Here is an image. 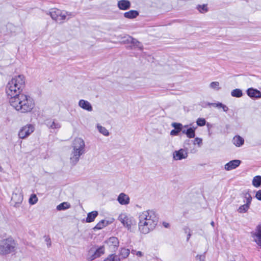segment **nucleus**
Instances as JSON below:
<instances>
[{
	"label": "nucleus",
	"instance_id": "obj_1",
	"mask_svg": "<svg viewBox=\"0 0 261 261\" xmlns=\"http://www.w3.org/2000/svg\"><path fill=\"white\" fill-rule=\"evenodd\" d=\"M138 220L139 230L142 233L147 234L154 229L158 224V218L155 211L148 210L139 214Z\"/></svg>",
	"mask_w": 261,
	"mask_h": 261
},
{
	"label": "nucleus",
	"instance_id": "obj_2",
	"mask_svg": "<svg viewBox=\"0 0 261 261\" xmlns=\"http://www.w3.org/2000/svg\"><path fill=\"white\" fill-rule=\"evenodd\" d=\"M10 105L22 113L31 112L35 107L34 99L30 95L21 93L9 99Z\"/></svg>",
	"mask_w": 261,
	"mask_h": 261
},
{
	"label": "nucleus",
	"instance_id": "obj_3",
	"mask_svg": "<svg viewBox=\"0 0 261 261\" xmlns=\"http://www.w3.org/2000/svg\"><path fill=\"white\" fill-rule=\"evenodd\" d=\"M25 77L23 74L14 76L6 86V92L9 99L21 94L25 86Z\"/></svg>",
	"mask_w": 261,
	"mask_h": 261
},
{
	"label": "nucleus",
	"instance_id": "obj_4",
	"mask_svg": "<svg viewBox=\"0 0 261 261\" xmlns=\"http://www.w3.org/2000/svg\"><path fill=\"white\" fill-rule=\"evenodd\" d=\"M85 143L80 137L75 138L71 145L72 150L70 154V163L75 165L79 161L81 156L85 153Z\"/></svg>",
	"mask_w": 261,
	"mask_h": 261
},
{
	"label": "nucleus",
	"instance_id": "obj_5",
	"mask_svg": "<svg viewBox=\"0 0 261 261\" xmlns=\"http://www.w3.org/2000/svg\"><path fill=\"white\" fill-rule=\"evenodd\" d=\"M53 20L58 23H63L74 16L72 13L57 8H52L47 13Z\"/></svg>",
	"mask_w": 261,
	"mask_h": 261
},
{
	"label": "nucleus",
	"instance_id": "obj_6",
	"mask_svg": "<svg viewBox=\"0 0 261 261\" xmlns=\"http://www.w3.org/2000/svg\"><path fill=\"white\" fill-rule=\"evenodd\" d=\"M17 248V243L12 238L0 240V254L6 255L14 252Z\"/></svg>",
	"mask_w": 261,
	"mask_h": 261
},
{
	"label": "nucleus",
	"instance_id": "obj_7",
	"mask_svg": "<svg viewBox=\"0 0 261 261\" xmlns=\"http://www.w3.org/2000/svg\"><path fill=\"white\" fill-rule=\"evenodd\" d=\"M118 220L121 222L123 225L130 229L132 226L136 224V221L134 218L126 213H121L118 217Z\"/></svg>",
	"mask_w": 261,
	"mask_h": 261
},
{
	"label": "nucleus",
	"instance_id": "obj_8",
	"mask_svg": "<svg viewBox=\"0 0 261 261\" xmlns=\"http://www.w3.org/2000/svg\"><path fill=\"white\" fill-rule=\"evenodd\" d=\"M23 196L22 190L19 188H15L12 193L11 200L14 203V206L18 207L22 203Z\"/></svg>",
	"mask_w": 261,
	"mask_h": 261
},
{
	"label": "nucleus",
	"instance_id": "obj_9",
	"mask_svg": "<svg viewBox=\"0 0 261 261\" xmlns=\"http://www.w3.org/2000/svg\"><path fill=\"white\" fill-rule=\"evenodd\" d=\"M35 129L34 126L31 124H28L22 126L18 132L19 138L23 139L28 137Z\"/></svg>",
	"mask_w": 261,
	"mask_h": 261
},
{
	"label": "nucleus",
	"instance_id": "obj_10",
	"mask_svg": "<svg viewBox=\"0 0 261 261\" xmlns=\"http://www.w3.org/2000/svg\"><path fill=\"white\" fill-rule=\"evenodd\" d=\"M188 156V150L184 148H180L179 150H175L173 152V159L175 161H180L186 159Z\"/></svg>",
	"mask_w": 261,
	"mask_h": 261
},
{
	"label": "nucleus",
	"instance_id": "obj_11",
	"mask_svg": "<svg viewBox=\"0 0 261 261\" xmlns=\"http://www.w3.org/2000/svg\"><path fill=\"white\" fill-rule=\"evenodd\" d=\"M251 237L253 241L261 247V223L258 225L255 230L251 232Z\"/></svg>",
	"mask_w": 261,
	"mask_h": 261
},
{
	"label": "nucleus",
	"instance_id": "obj_12",
	"mask_svg": "<svg viewBox=\"0 0 261 261\" xmlns=\"http://www.w3.org/2000/svg\"><path fill=\"white\" fill-rule=\"evenodd\" d=\"M105 253V248L103 246H100L97 248L95 251L90 250L89 252V258L90 260H93L97 257H100Z\"/></svg>",
	"mask_w": 261,
	"mask_h": 261
},
{
	"label": "nucleus",
	"instance_id": "obj_13",
	"mask_svg": "<svg viewBox=\"0 0 261 261\" xmlns=\"http://www.w3.org/2000/svg\"><path fill=\"white\" fill-rule=\"evenodd\" d=\"M105 243L107 244L109 247L113 250H115L119 246V240L118 239L114 237H112L107 240Z\"/></svg>",
	"mask_w": 261,
	"mask_h": 261
},
{
	"label": "nucleus",
	"instance_id": "obj_14",
	"mask_svg": "<svg viewBox=\"0 0 261 261\" xmlns=\"http://www.w3.org/2000/svg\"><path fill=\"white\" fill-rule=\"evenodd\" d=\"M247 95L251 98H261V92L256 89L249 88L246 90Z\"/></svg>",
	"mask_w": 261,
	"mask_h": 261
},
{
	"label": "nucleus",
	"instance_id": "obj_15",
	"mask_svg": "<svg viewBox=\"0 0 261 261\" xmlns=\"http://www.w3.org/2000/svg\"><path fill=\"white\" fill-rule=\"evenodd\" d=\"M117 7L120 10L126 11L129 9L131 3L128 0H119L117 2Z\"/></svg>",
	"mask_w": 261,
	"mask_h": 261
},
{
	"label": "nucleus",
	"instance_id": "obj_16",
	"mask_svg": "<svg viewBox=\"0 0 261 261\" xmlns=\"http://www.w3.org/2000/svg\"><path fill=\"white\" fill-rule=\"evenodd\" d=\"M117 200L121 205H126L130 202V199L128 195L124 193H121L118 195Z\"/></svg>",
	"mask_w": 261,
	"mask_h": 261
},
{
	"label": "nucleus",
	"instance_id": "obj_17",
	"mask_svg": "<svg viewBox=\"0 0 261 261\" xmlns=\"http://www.w3.org/2000/svg\"><path fill=\"white\" fill-rule=\"evenodd\" d=\"M241 162L239 160L231 161L225 165L224 168L227 171L234 169L240 165Z\"/></svg>",
	"mask_w": 261,
	"mask_h": 261
},
{
	"label": "nucleus",
	"instance_id": "obj_18",
	"mask_svg": "<svg viewBox=\"0 0 261 261\" xmlns=\"http://www.w3.org/2000/svg\"><path fill=\"white\" fill-rule=\"evenodd\" d=\"M78 105L80 108L88 112H91L93 110L92 105L87 100L81 99L79 101Z\"/></svg>",
	"mask_w": 261,
	"mask_h": 261
},
{
	"label": "nucleus",
	"instance_id": "obj_19",
	"mask_svg": "<svg viewBox=\"0 0 261 261\" xmlns=\"http://www.w3.org/2000/svg\"><path fill=\"white\" fill-rule=\"evenodd\" d=\"M124 38L125 39V40L124 41L125 42L130 43L133 44L134 46L138 47L140 49H142V45L141 43L137 39L133 38L130 36H126Z\"/></svg>",
	"mask_w": 261,
	"mask_h": 261
},
{
	"label": "nucleus",
	"instance_id": "obj_20",
	"mask_svg": "<svg viewBox=\"0 0 261 261\" xmlns=\"http://www.w3.org/2000/svg\"><path fill=\"white\" fill-rule=\"evenodd\" d=\"M113 221V220L109 221L106 220H102L97 223V224L93 228V229L94 230L101 229L112 223Z\"/></svg>",
	"mask_w": 261,
	"mask_h": 261
},
{
	"label": "nucleus",
	"instance_id": "obj_21",
	"mask_svg": "<svg viewBox=\"0 0 261 261\" xmlns=\"http://www.w3.org/2000/svg\"><path fill=\"white\" fill-rule=\"evenodd\" d=\"M139 12L137 10H132L125 12L123 16L127 19H135L139 16Z\"/></svg>",
	"mask_w": 261,
	"mask_h": 261
},
{
	"label": "nucleus",
	"instance_id": "obj_22",
	"mask_svg": "<svg viewBox=\"0 0 261 261\" xmlns=\"http://www.w3.org/2000/svg\"><path fill=\"white\" fill-rule=\"evenodd\" d=\"M47 126L51 129H58L61 127L60 123L55 120H49L46 121Z\"/></svg>",
	"mask_w": 261,
	"mask_h": 261
},
{
	"label": "nucleus",
	"instance_id": "obj_23",
	"mask_svg": "<svg viewBox=\"0 0 261 261\" xmlns=\"http://www.w3.org/2000/svg\"><path fill=\"white\" fill-rule=\"evenodd\" d=\"M232 143L236 146L240 147L244 144V140L242 137L237 135L233 138Z\"/></svg>",
	"mask_w": 261,
	"mask_h": 261
},
{
	"label": "nucleus",
	"instance_id": "obj_24",
	"mask_svg": "<svg viewBox=\"0 0 261 261\" xmlns=\"http://www.w3.org/2000/svg\"><path fill=\"white\" fill-rule=\"evenodd\" d=\"M98 215L97 211H94L91 212L87 214V217L86 218V222L90 223L93 222L96 218V217Z\"/></svg>",
	"mask_w": 261,
	"mask_h": 261
},
{
	"label": "nucleus",
	"instance_id": "obj_25",
	"mask_svg": "<svg viewBox=\"0 0 261 261\" xmlns=\"http://www.w3.org/2000/svg\"><path fill=\"white\" fill-rule=\"evenodd\" d=\"M129 253L130 251L129 249L126 248H122L120 250L119 256L121 259L125 258L128 257Z\"/></svg>",
	"mask_w": 261,
	"mask_h": 261
},
{
	"label": "nucleus",
	"instance_id": "obj_26",
	"mask_svg": "<svg viewBox=\"0 0 261 261\" xmlns=\"http://www.w3.org/2000/svg\"><path fill=\"white\" fill-rule=\"evenodd\" d=\"M70 204L68 202H64L57 206V210L58 211H64L68 209L70 207Z\"/></svg>",
	"mask_w": 261,
	"mask_h": 261
},
{
	"label": "nucleus",
	"instance_id": "obj_27",
	"mask_svg": "<svg viewBox=\"0 0 261 261\" xmlns=\"http://www.w3.org/2000/svg\"><path fill=\"white\" fill-rule=\"evenodd\" d=\"M96 127L98 132L103 136L107 137L109 135V132L106 127L100 125L99 124H97Z\"/></svg>",
	"mask_w": 261,
	"mask_h": 261
},
{
	"label": "nucleus",
	"instance_id": "obj_28",
	"mask_svg": "<svg viewBox=\"0 0 261 261\" xmlns=\"http://www.w3.org/2000/svg\"><path fill=\"white\" fill-rule=\"evenodd\" d=\"M209 87L215 91H219L221 89L219 82L216 81L211 82L209 85Z\"/></svg>",
	"mask_w": 261,
	"mask_h": 261
},
{
	"label": "nucleus",
	"instance_id": "obj_29",
	"mask_svg": "<svg viewBox=\"0 0 261 261\" xmlns=\"http://www.w3.org/2000/svg\"><path fill=\"white\" fill-rule=\"evenodd\" d=\"M231 95L232 97L240 98L243 96L242 90L240 89H235L231 91Z\"/></svg>",
	"mask_w": 261,
	"mask_h": 261
},
{
	"label": "nucleus",
	"instance_id": "obj_30",
	"mask_svg": "<svg viewBox=\"0 0 261 261\" xmlns=\"http://www.w3.org/2000/svg\"><path fill=\"white\" fill-rule=\"evenodd\" d=\"M261 184V176L257 175L252 179V185L255 187H258Z\"/></svg>",
	"mask_w": 261,
	"mask_h": 261
},
{
	"label": "nucleus",
	"instance_id": "obj_31",
	"mask_svg": "<svg viewBox=\"0 0 261 261\" xmlns=\"http://www.w3.org/2000/svg\"><path fill=\"white\" fill-rule=\"evenodd\" d=\"M210 105L216 108H222L223 111L225 112H227L228 110V108L226 105L219 102L212 103Z\"/></svg>",
	"mask_w": 261,
	"mask_h": 261
},
{
	"label": "nucleus",
	"instance_id": "obj_32",
	"mask_svg": "<svg viewBox=\"0 0 261 261\" xmlns=\"http://www.w3.org/2000/svg\"><path fill=\"white\" fill-rule=\"evenodd\" d=\"M195 127H188L187 137L188 138H194L195 136Z\"/></svg>",
	"mask_w": 261,
	"mask_h": 261
},
{
	"label": "nucleus",
	"instance_id": "obj_33",
	"mask_svg": "<svg viewBox=\"0 0 261 261\" xmlns=\"http://www.w3.org/2000/svg\"><path fill=\"white\" fill-rule=\"evenodd\" d=\"M249 207L250 206H248V204H244L240 206L238 208L237 211L239 213H245L247 212Z\"/></svg>",
	"mask_w": 261,
	"mask_h": 261
},
{
	"label": "nucleus",
	"instance_id": "obj_34",
	"mask_svg": "<svg viewBox=\"0 0 261 261\" xmlns=\"http://www.w3.org/2000/svg\"><path fill=\"white\" fill-rule=\"evenodd\" d=\"M171 126L174 128L178 134L182 130V124L181 123L173 122L171 124Z\"/></svg>",
	"mask_w": 261,
	"mask_h": 261
},
{
	"label": "nucleus",
	"instance_id": "obj_35",
	"mask_svg": "<svg viewBox=\"0 0 261 261\" xmlns=\"http://www.w3.org/2000/svg\"><path fill=\"white\" fill-rule=\"evenodd\" d=\"M244 199V201L245 202V204H248V205L250 206L252 201V197L250 194L248 193H246L245 194Z\"/></svg>",
	"mask_w": 261,
	"mask_h": 261
},
{
	"label": "nucleus",
	"instance_id": "obj_36",
	"mask_svg": "<svg viewBox=\"0 0 261 261\" xmlns=\"http://www.w3.org/2000/svg\"><path fill=\"white\" fill-rule=\"evenodd\" d=\"M38 201V198L35 194H32L29 198V202L30 204H36Z\"/></svg>",
	"mask_w": 261,
	"mask_h": 261
},
{
	"label": "nucleus",
	"instance_id": "obj_37",
	"mask_svg": "<svg viewBox=\"0 0 261 261\" xmlns=\"http://www.w3.org/2000/svg\"><path fill=\"white\" fill-rule=\"evenodd\" d=\"M196 123H197V125H198L199 126H203L205 125L206 121H205V119H204V118H199L197 119V120L196 121Z\"/></svg>",
	"mask_w": 261,
	"mask_h": 261
},
{
	"label": "nucleus",
	"instance_id": "obj_38",
	"mask_svg": "<svg viewBox=\"0 0 261 261\" xmlns=\"http://www.w3.org/2000/svg\"><path fill=\"white\" fill-rule=\"evenodd\" d=\"M194 145L197 144L198 147H201L202 144V139L198 137H196L194 139L193 141Z\"/></svg>",
	"mask_w": 261,
	"mask_h": 261
},
{
	"label": "nucleus",
	"instance_id": "obj_39",
	"mask_svg": "<svg viewBox=\"0 0 261 261\" xmlns=\"http://www.w3.org/2000/svg\"><path fill=\"white\" fill-rule=\"evenodd\" d=\"M197 9L201 13H204L207 11V6L205 5H199L197 7Z\"/></svg>",
	"mask_w": 261,
	"mask_h": 261
},
{
	"label": "nucleus",
	"instance_id": "obj_40",
	"mask_svg": "<svg viewBox=\"0 0 261 261\" xmlns=\"http://www.w3.org/2000/svg\"><path fill=\"white\" fill-rule=\"evenodd\" d=\"M116 256L114 254L110 255L104 261H119V259L115 258Z\"/></svg>",
	"mask_w": 261,
	"mask_h": 261
},
{
	"label": "nucleus",
	"instance_id": "obj_41",
	"mask_svg": "<svg viewBox=\"0 0 261 261\" xmlns=\"http://www.w3.org/2000/svg\"><path fill=\"white\" fill-rule=\"evenodd\" d=\"M132 253L136 255L139 257H142L143 256L144 253L140 251H136L135 250H132Z\"/></svg>",
	"mask_w": 261,
	"mask_h": 261
},
{
	"label": "nucleus",
	"instance_id": "obj_42",
	"mask_svg": "<svg viewBox=\"0 0 261 261\" xmlns=\"http://www.w3.org/2000/svg\"><path fill=\"white\" fill-rule=\"evenodd\" d=\"M196 258L197 261H204L205 256L202 255H198Z\"/></svg>",
	"mask_w": 261,
	"mask_h": 261
},
{
	"label": "nucleus",
	"instance_id": "obj_43",
	"mask_svg": "<svg viewBox=\"0 0 261 261\" xmlns=\"http://www.w3.org/2000/svg\"><path fill=\"white\" fill-rule=\"evenodd\" d=\"M188 126H189L188 125H182V130H181V132H182V133L183 134H185L186 135H187V128H188Z\"/></svg>",
	"mask_w": 261,
	"mask_h": 261
},
{
	"label": "nucleus",
	"instance_id": "obj_44",
	"mask_svg": "<svg viewBox=\"0 0 261 261\" xmlns=\"http://www.w3.org/2000/svg\"><path fill=\"white\" fill-rule=\"evenodd\" d=\"M255 197L257 199L261 200V190L256 192Z\"/></svg>",
	"mask_w": 261,
	"mask_h": 261
},
{
	"label": "nucleus",
	"instance_id": "obj_45",
	"mask_svg": "<svg viewBox=\"0 0 261 261\" xmlns=\"http://www.w3.org/2000/svg\"><path fill=\"white\" fill-rule=\"evenodd\" d=\"M45 241L46 242L47 247H50V246H51V241H50V238H49L48 237H46L45 239Z\"/></svg>",
	"mask_w": 261,
	"mask_h": 261
},
{
	"label": "nucleus",
	"instance_id": "obj_46",
	"mask_svg": "<svg viewBox=\"0 0 261 261\" xmlns=\"http://www.w3.org/2000/svg\"><path fill=\"white\" fill-rule=\"evenodd\" d=\"M162 225L163 226L165 227V228H168L170 227V224L167 222H163L162 223Z\"/></svg>",
	"mask_w": 261,
	"mask_h": 261
},
{
	"label": "nucleus",
	"instance_id": "obj_47",
	"mask_svg": "<svg viewBox=\"0 0 261 261\" xmlns=\"http://www.w3.org/2000/svg\"><path fill=\"white\" fill-rule=\"evenodd\" d=\"M178 133L175 130V129L172 130L171 132H170V135L171 136H177L178 135Z\"/></svg>",
	"mask_w": 261,
	"mask_h": 261
},
{
	"label": "nucleus",
	"instance_id": "obj_48",
	"mask_svg": "<svg viewBox=\"0 0 261 261\" xmlns=\"http://www.w3.org/2000/svg\"><path fill=\"white\" fill-rule=\"evenodd\" d=\"M214 224H215V223H214V222H213V221L211 222V224L213 226H214Z\"/></svg>",
	"mask_w": 261,
	"mask_h": 261
},
{
	"label": "nucleus",
	"instance_id": "obj_49",
	"mask_svg": "<svg viewBox=\"0 0 261 261\" xmlns=\"http://www.w3.org/2000/svg\"><path fill=\"white\" fill-rule=\"evenodd\" d=\"M190 237H191V234L189 233L188 234V239H187L189 240Z\"/></svg>",
	"mask_w": 261,
	"mask_h": 261
}]
</instances>
